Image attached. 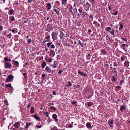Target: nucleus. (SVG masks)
I'll list each match as a JSON object with an SVG mask.
<instances>
[{
    "instance_id": "nucleus-7",
    "label": "nucleus",
    "mask_w": 130,
    "mask_h": 130,
    "mask_svg": "<svg viewBox=\"0 0 130 130\" xmlns=\"http://www.w3.org/2000/svg\"><path fill=\"white\" fill-rule=\"evenodd\" d=\"M20 123L19 122H17L15 123L14 124V126L16 128H18L20 126Z\"/></svg>"
},
{
    "instance_id": "nucleus-15",
    "label": "nucleus",
    "mask_w": 130,
    "mask_h": 130,
    "mask_svg": "<svg viewBox=\"0 0 130 130\" xmlns=\"http://www.w3.org/2000/svg\"><path fill=\"white\" fill-rule=\"evenodd\" d=\"M46 4L47 5V6L48 7V8L47 9V10H49L50 9L51 7V4L50 3H47Z\"/></svg>"
},
{
    "instance_id": "nucleus-12",
    "label": "nucleus",
    "mask_w": 130,
    "mask_h": 130,
    "mask_svg": "<svg viewBox=\"0 0 130 130\" xmlns=\"http://www.w3.org/2000/svg\"><path fill=\"white\" fill-rule=\"evenodd\" d=\"M78 43L80 45H81V46L82 47H85V44L82 43L80 40L79 41Z\"/></svg>"
},
{
    "instance_id": "nucleus-43",
    "label": "nucleus",
    "mask_w": 130,
    "mask_h": 130,
    "mask_svg": "<svg viewBox=\"0 0 130 130\" xmlns=\"http://www.w3.org/2000/svg\"><path fill=\"white\" fill-rule=\"evenodd\" d=\"M117 63L114 62L113 63V66L115 67H117Z\"/></svg>"
},
{
    "instance_id": "nucleus-58",
    "label": "nucleus",
    "mask_w": 130,
    "mask_h": 130,
    "mask_svg": "<svg viewBox=\"0 0 130 130\" xmlns=\"http://www.w3.org/2000/svg\"><path fill=\"white\" fill-rule=\"evenodd\" d=\"M43 81H42L41 82H40V84L41 85H42V84L43 83Z\"/></svg>"
},
{
    "instance_id": "nucleus-59",
    "label": "nucleus",
    "mask_w": 130,
    "mask_h": 130,
    "mask_svg": "<svg viewBox=\"0 0 130 130\" xmlns=\"http://www.w3.org/2000/svg\"><path fill=\"white\" fill-rule=\"evenodd\" d=\"M12 32L13 33H15V31H14V29H12Z\"/></svg>"
},
{
    "instance_id": "nucleus-32",
    "label": "nucleus",
    "mask_w": 130,
    "mask_h": 130,
    "mask_svg": "<svg viewBox=\"0 0 130 130\" xmlns=\"http://www.w3.org/2000/svg\"><path fill=\"white\" fill-rule=\"evenodd\" d=\"M51 130H58V129L55 126L53 128L51 129Z\"/></svg>"
},
{
    "instance_id": "nucleus-23",
    "label": "nucleus",
    "mask_w": 130,
    "mask_h": 130,
    "mask_svg": "<svg viewBox=\"0 0 130 130\" xmlns=\"http://www.w3.org/2000/svg\"><path fill=\"white\" fill-rule=\"evenodd\" d=\"M106 30L109 33L111 32V28L110 27H107Z\"/></svg>"
},
{
    "instance_id": "nucleus-49",
    "label": "nucleus",
    "mask_w": 130,
    "mask_h": 130,
    "mask_svg": "<svg viewBox=\"0 0 130 130\" xmlns=\"http://www.w3.org/2000/svg\"><path fill=\"white\" fill-rule=\"evenodd\" d=\"M52 61V60H51V58H49V60H48V62H51Z\"/></svg>"
},
{
    "instance_id": "nucleus-11",
    "label": "nucleus",
    "mask_w": 130,
    "mask_h": 130,
    "mask_svg": "<svg viewBox=\"0 0 130 130\" xmlns=\"http://www.w3.org/2000/svg\"><path fill=\"white\" fill-rule=\"evenodd\" d=\"M78 74H80L82 75H83L84 76H87V75L85 73L83 72H81L80 71H78Z\"/></svg>"
},
{
    "instance_id": "nucleus-21",
    "label": "nucleus",
    "mask_w": 130,
    "mask_h": 130,
    "mask_svg": "<svg viewBox=\"0 0 130 130\" xmlns=\"http://www.w3.org/2000/svg\"><path fill=\"white\" fill-rule=\"evenodd\" d=\"M52 120L51 118H50V117H48V120L47 121V122L50 123L52 122Z\"/></svg>"
},
{
    "instance_id": "nucleus-6",
    "label": "nucleus",
    "mask_w": 130,
    "mask_h": 130,
    "mask_svg": "<svg viewBox=\"0 0 130 130\" xmlns=\"http://www.w3.org/2000/svg\"><path fill=\"white\" fill-rule=\"evenodd\" d=\"M58 65V63L56 61H54V64L52 65V67L54 68H56Z\"/></svg>"
},
{
    "instance_id": "nucleus-9",
    "label": "nucleus",
    "mask_w": 130,
    "mask_h": 130,
    "mask_svg": "<svg viewBox=\"0 0 130 130\" xmlns=\"http://www.w3.org/2000/svg\"><path fill=\"white\" fill-rule=\"evenodd\" d=\"M55 55V53L54 51H50V55L51 57H53Z\"/></svg>"
},
{
    "instance_id": "nucleus-54",
    "label": "nucleus",
    "mask_w": 130,
    "mask_h": 130,
    "mask_svg": "<svg viewBox=\"0 0 130 130\" xmlns=\"http://www.w3.org/2000/svg\"><path fill=\"white\" fill-rule=\"evenodd\" d=\"M77 26H81V25L80 24V23H77Z\"/></svg>"
},
{
    "instance_id": "nucleus-52",
    "label": "nucleus",
    "mask_w": 130,
    "mask_h": 130,
    "mask_svg": "<svg viewBox=\"0 0 130 130\" xmlns=\"http://www.w3.org/2000/svg\"><path fill=\"white\" fill-rule=\"evenodd\" d=\"M28 21V19H27L26 20L24 21V22L25 23H27Z\"/></svg>"
},
{
    "instance_id": "nucleus-47",
    "label": "nucleus",
    "mask_w": 130,
    "mask_h": 130,
    "mask_svg": "<svg viewBox=\"0 0 130 130\" xmlns=\"http://www.w3.org/2000/svg\"><path fill=\"white\" fill-rule=\"evenodd\" d=\"M78 11L80 13H82V11L80 9H78Z\"/></svg>"
},
{
    "instance_id": "nucleus-53",
    "label": "nucleus",
    "mask_w": 130,
    "mask_h": 130,
    "mask_svg": "<svg viewBox=\"0 0 130 130\" xmlns=\"http://www.w3.org/2000/svg\"><path fill=\"white\" fill-rule=\"evenodd\" d=\"M118 12L117 11H116L115 13H114V14L115 15H117L118 14Z\"/></svg>"
},
{
    "instance_id": "nucleus-10",
    "label": "nucleus",
    "mask_w": 130,
    "mask_h": 130,
    "mask_svg": "<svg viewBox=\"0 0 130 130\" xmlns=\"http://www.w3.org/2000/svg\"><path fill=\"white\" fill-rule=\"evenodd\" d=\"M86 126L88 128H91V124L89 123H87L86 124Z\"/></svg>"
},
{
    "instance_id": "nucleus-17",
    "label": "nucleus",
    "mask_w": 130,
    "mask_h": 130,
    "mask_svg": "<svg viewBox=\"0 0 130 130\" xmlns=\"http://www.w3.org/2000/svg\"><path fill=\"white\" fill-rule=\"evenodd\" d=\"M129 62L128 61H125V63H124V65H125L126 66V67H128L129 66Z\"/></svg>"
},
{
    "instance_id": "nucleus-37",
    "label": "nucleus",
    "mask_w": 130,
    "mask_h": 130,
    "mask_svg": "<svg viewBox=\"0 0 130 130\" xmlns=\"http://www.w3.org/2000/svg\"><path fill=\"white\" fill-rule=\"evenodd\" d=\"M112 81H116V79H115V78L114 76H113L112 77Z\"/></svg>"
},
{
    "instance_id": "nucleus-13",
    "label": "nucleus",
    "mask_w": 130,
    "mask_h": 130,
    "mask_svg": "<svg viewBox=\"0 0 130 130\" xmlns=\"http://www.w3.org/2000/svg\"><path fill=\"white\" fill-rule=\"evenodd\" d=\"M67 0H62V5L65 6L67 4Z\"/></svg>"
},
{
    "instance_id": "nucleus-18",
    "label": "nucleus",
    "mask_w": 130,
    "mask_h": 130,
    "mask_svg": "<svg viewBox=\"0 0 130 130\" xmlns=\"http://www.w3.org/2000/svg\"><path fill=\"white\" fill-rule=\"evenodd\" d=\"M34 117L38 120H39L40 119V117L37 116V115L35 114L34 115Z\"/></svg>"
},
{
    "instance_id": "nucleus-30",
    "label": "nucleus",
    "mask_w": 130,
    "mask_h": 130,
    "mask_svg": "<svg viewBox=\"0 0 130 130\" xmlns=\"http://www.w3.org/2000/svg\"><path fill=\"white\" fill-rule=\"evenodd\" d=\"M125 108V107L124 106H122L120 107V110H121L122 111Z\"/></svg>"
},
{
    "instance_id": "nucleus-19",
    "label": "nucleus",
    "mask_w": 130,
    "mask_h": 130,
    "mask_svg": "<svg viewBox=\"0 0 130 130\" xmlns=\"http://www.w3.org/2000/svg\"><path fill=\"white\" fill-rule=\"evenodd\" d=\"M42 65V68H44L46 65V63L45 62H44L43 63L41 64Z\"/></svg>"
},
{
    "instance_id": "nucleus-46",
    "label": "nucleus",
    "mask_w": 130,
    "mask_h": 130,
    "mask_svg": "<svg viewBox=\"0 0 130 130\" xmlns=\"http://www.w3.org/2000/svg\"><path fill=\"white\" fill-rule=\"evenodd\" d=\"M121 60L122 61H124L125 60L124 58L122 57H121Z\"/></svg>"
},
{
    "instance_id": "nucleus-2",
    "label": "nucleus",
    "mask_w": 130,
    "mask_h": 130,
    "mask_svg": "<svg viewBox=\"0 0 130 130\" xmlns=\"http://www.w3.org/2000/svg\"><path fill=\"white\" fill-rule=\"evenodd\" d=\"M4 63V67L5 68H9V69L11 67V63H8L7 62H5Z\"/></svg>"
},
{
    "instance_id": "nucleus-16",
    "label": "nucleus",
    "mask_w": 130,
    "mask_h": 130,
    "mask_svg": "<svg viewBox=\"0 0 130 130\" xmlns=\"http://www.w3.org/2000/svg\"><path fill=\"white\" fill-rule=\"evenodd\" d=\"M12 62H14V64L16 66H19V63L17 61H15L14 60H13L12 61Z\"/></svg>"
},
{
    "instance_id": "nucleus-22",
    "label": "nucleus",
    "mask_w": 130,
    "mask_h": 130,
    "mask_svg": "<svg viewBox=\"0 0 130 130\" xmlns=\"http://www.w3.org/2000/svg\"><path fill=\"white\" fill-rule=\"evenodd\" d=\"M12 87L11 84H6V87H9L10 88H11Z\"/></svg>"
},
{
    "instance_id": "nucleus-35",
    "label": "nucleus",
    "mask_w": 130,
    "mask_h": 130,
    "mask_svg": "<svg viewBox=\"0 0 130 130\" xmlns=\"http://www.w3.org/2000/svg\"><path fill=\"white\" fill-rule=\"evenodd\" d=\"M41 125H40V126H38L37 125H36V127L37 128H40L41 127Z\"/></svg>"
},
{
    "instance_id": "nucleus-31",
    "label": "nucleus",
    "mask_w": 130,
    "mask_h": 130,
    "mask_svg": "<svg viewBox=\"0 0 130 130\" xmlns=\"http://www.w3.org/2000/svg\"><path fill=\"white\" fill-rule=\"evenodd\" d=\"M93 104L91 102H90L88 103V105L89 106H91Z\"/></svg>"
},
{
    "instance_id": "nucleus-28",
    "label": "nucleus",
    "mask_w": 130,
    "mask_h": 130,
    "mask_svg": "<svg viewBox=\"0 0 130 130\" xmlns=\"http://www.w3.org/2000/svg\"><path fill=\"white\" fill-rule=\"evenodd\" d=\"M114 29H112V31H111V32H110V33H111V34L113 36H114L115 34H114Z\"/></svg>"
},
{
    "instance_id": "nucleus-5",
    "label": "nucleus",
    "mask_w": 130,
    "mask_h": 130,
    "mask_svg": "<svg viewBox=\"0 0 130 130\" xmlns=\"http://www.w3.org/2000/svg\"><path fill=\"white\" fill-rule=\"evenodd\" d=\"M113 121L114 120L113 119H112L111 121H110V120L108 121L110 127H113Z\"/></svg>"
},
{
    "instance_id": "nucleus-55",
    "label": "nucleus",
    "mask_w": 130,
    "mask_h": 130,
    "mask_svg": "<svg viewBox=\"0 0 130 130\" xmlns=\"http://www.w3.org/2000/svg\"><path fill=\"white\" fill-rule=\"evenodd\" d=\"M50 38V36H47V37H46V38L47 39H48Z\"/></svg>"
},
{
    "instance_id": "nucleus-44",
    "label": "nucleus",
    "mask_w": 130,
    "mask_h": 130,
    "mask_svg": "<svg viewBox=\"0 0 130 130\" xmlns=\"http://www.w3.org/2000/svg\"><path fill=\"white\" fill-rule=\"evenodd\" d=\"M42 77H41L44 78L45 76V74H42Z\"/></svg>"
},
{
    "instance_id": "nucleus-14",
    "label": "nucleus",
    "mask_w": 130,
    "mask_h": 130,
    "mask_svg": "<svg viewBox=\"0 0 130 130\" xmlns=\"http://www.w3.org/2000/svg\"><path fill=\"white\" fill-rule=\"evenodd\" d=\"M12 123H11L10 124H9V126H8V128L9 129H10L11 130L12 128V127L13 126V123L12 125H11Z\"/></svg>"
},
{
    "instance_id": "nucleus-61",
    "label": "nucleus",
    "mask_w": 130,
    "mask_h": 130,
    "mask_svg": "<svg viewBox=\"0 0 130 130\" xmlns=\"http://www.w3.org/2000/svg\"><path fill=\"white\" fill-rule=\"evenodd\" d=\"M6 102H7V101H5H5H4V102L5 103V104L6 103V105H8V103H6Z\"/></svg>"
},
{
    "instance_id": "nucleus-56",
    "label": "nucleus",
    "mask_w": 130,
    "mask_h": 130,
    "mask_svg": "<svg viewBox=\"0 0 130 130\" xmlns=\"http://www.w3.org/2000/svg\"><path fill=\"white\" fill-rule=\"evenodd\" d=\"M53 94L54 95H55L56 94V93L54 91H53L52 92Z\"/></svg>"
},
{
    "instance_id": "nucleus-45",
    "label": "nucleus",
    "mask_w": 130,
    "mask_h": 130,
    "mask_svg": "<svg viewBox=\"0 0 130 130\" xmlns=\"http://www.w3.org/2000/svg\"><path fill=\"white\" fill-rule=\"evenodd\" d=\"M62 72H63V71H62V70H59V72H58V73L59 74H61L62 73Z\"/></svg>"
},
{
    "instance_id": "nucleus-27",
    "label": "nucleus",
    "mask_w": 130,
    "mask_h": 130,
    "mask_svg": "<svg viewBox=\"0 0 130 130\" xmlns=\"http://www.w3.org/2000/svg\"><path fill=\"white\" fill-rule=\"evenodd\" d=\"M122 46L123 47V49L125 51H126V50L125 48V47L126 46V45L125 44H123L122 45Z\"/></svg>"
},
{
    "instance_id": "nucleus-33",
    "label": "nucleus",
    "mask_w": 130,
    "mask_h": 130,
    "mask_svg": "<svg viewBox=\"0 0 130 130\" xmlns=\"http://www.w3.org/2000/svg\"><path fill=\"white\" fill-rule=\"evenodd\" d=\"M123 27V26L122 24H121L120 25V26L119 28V30H121L122 29V28Z\"/></svg>"
},
{
    "instance_id": "nucleus-41",
    "label": "nucleus",
    "mask_w": 130,
    "mask_h": 130,
    "mask_svg": "<svg viewBox=\"0 0 130 130\" xmlns=\"http://www.w3.org/2000/svg\"><path fill=\"white\" fill-rule=\"evenodd\" d=\"M76 103V102L75 101H74L73 102H72L71 104L73 105H74Z\"/></svg>"
},
{
    "instance_id": "nucleus-64",
    "label": "nucleus",
    "mask_w": 130,
    "mask_h": 130,
    "mask_svg": "<svg viewBox=\"0 0 130 130\" xmlns=\"http://www.w3.org/2000/svg\"><path fill=\"white\" fill-rule=\"evenodd\" d=\"M116 87L117 88H120V86H117Z\"/></svg>"
},
{
    "instance_id": "nucleus-3",
    "label": "nucleus",
    "mask_w": 130,
    "mask_h": 130,
    "mask_svg": "<svg viewBox=\"0 0 130 130\" xmlns=\"http://www.w3.org/2000/svg\"><path fill=\"white\" fill-rule=\"evenodd\" d=\"M57 35V34L54 32H52V39L53 40H56L57 38H56Z\"/></svg>"
},
{
    "instance_id": "nucleus-1",
    "label": "nucleus",
    "mask_w": 130,
    "mask_h": 130,
    "mask_svg": "<svg viewBox=\"0 0 130 130\" xmlns=\"http://www.w3.org/2000/svg\"><path fill=\"white\" fill-rule=\"evenodd\" d=\"M14 78V76L13 75H9L6 79V82H12L13 81Z\"/></svg>"
},
{
    "instance_id": "nucleus-42",
    "label": "nucleus",
    "mask_w": 130,
    "mask_h": 130,
    "mask_svg": "<svg viewBox=\"0 0 130 130\" xmlns=\"http://www.w3.org/2000/svg\"><path fill=\"white\" fill-rule=\"evenodd\" d=\"M8 58H5L4 59V61L6 62H7V61H8Z\"/></svg>"
},
{
    "instance_id": "nucleus-62",
    "label": "nucleus",
    "mask_w": 130,
    "mask_h": 130,
    "mask_svg": "<svg viewBox=\"0 0 130 130\" xmlns=\"http://www.w3.org/2000/svg\"><path fill=\"white\" fill-rule=\"evenodd\" d=\"M23 75L24 76H25L27 75V74L26 73H23Z\"/></svg>"
},
{
    "instance_id": "nucleus-20",
    "label": "nucleus",
    "mask_w": 130,
    "mask_h": 130,
    "mask_svg": "<svg viewBox=\"0 0 130 130\" xmlns=\"http://www.w3.org/2000/svg\"><path fill=\"white\" fill-rule=\"evenodd\" d=\"M101 51L102 54L103 55H105L106 53V52H105L103 49L101 50Z\"/></svg>"
},
{
    "instance_id": "nucleus-38",
    "label": "nucleus",
    "mask_w": 130,
    "mask_h": 130,
    "mask_svg": "<svg viewBox=\"0 0 130 130\" xmlns=\"http://www.w3.org/2000/svg\"><path fill=\"white\" fill-rule=\"evenodd\" d=\"M29 127V125H28V123H27L26 124L25 128L26 129H28Z\"/></svg>"
},
{
    "instance_id": "nucleus-24",
    "label": "nucleus",
    "mask_w": 130,
    "mask_h": 130,
    "mask_svg": "<svg viewBox=\"0 0 130 130\" xmlns=\"http://www.w3.org/2000/svg\"><path fill=\"white\" fill-rule=\"evenodd\" d=\"M54 11L56 13L57 15H59V10H58L56 9H55Z\"/></svg>"
},
{
    "instance_id": "nucleus-25",
    "label": "nucleus",
    "mask_w": 130,
    "mask_h": 130,
    "mask_svg": "<svg viewBox=\"0 0 130 130\" xmlns=\"http://www.w3.org/2000/svg\"><path fill=\"white\" fill-rule=\"evenodd\" d=\"M31 113H33L34 112V108L33 107L31 108Z\"/></svg>"
},
{
    "instance_id": "nucleus-39",
    "label": "nucleus",
    "mask_w": 130,
    "mask_h": 130,
    "mask_svg": "<svg viewBox=\"0 0 130 130\" xmlns=\"http://www.w3.org/2000/svg\"><path fill=\"white\" fill-rule=\"evenodd\" d=\"M51 47L52 48L54 49L55 48V46L54 44H52L51 45Z\"/></svg>"
},
{
    "instance_id": "nucleus-4",
    "label": "nucleus",
    "mask_w": 130,
    "mask_h": 130,
    "mask_svg": "<svg viewBox=\"0 0 130 130\" xmlns=\"http://www.w3.org/2000/svg\"><path fill=\"white\" fill-rule=\"evenodd\" d=\"M52 118L55 120V121L57 122L58 121V119H57L58 116L57 115L55 114H53L52 116Z\"/></svg>"
},
{
    "instance_id": "nucleus-36",
    "label": "nucleus",
    "mask_w": 130,
    "mask_h": 130,
    "mask_svg": "<svg viewBox=\"0 0 130 130\" xmlns=\"http://www.w3.org/2000/svg\"><path fill=\"white\" fill-rule=\"evenodd\" d=\"M28 42L29 43H30L32 41V39L31 38H30V39H28Z\"/></svg>"
},
{
    "instance_id": "nucleus-29",
    "label": "nucleus",
    "mask_w": 130,
    "mask_h": 130,
    "mask_svg": "<svg viewBox=\"0 0 130 130\" xmlns=\"http://www.w3.org/2000/svg\"><path fill=\"white\" fill-rule=\"evenodd\" d=\"M13 12V10L12 9H11L9 11V14L10 15H11L12 14V13Z\"/></svg>"
},
{
    "instance_id": "nucleus-63",
    "label": "nucleus",
    "mask_w": 130,
    "mask_h": 130,
    "mask_svg": "<svg viewBox=\"0 0 130 130\" xmlns=\"http://www.w3.org/2000/svg\"><path fill=\"white\" fill-rule=\"evenodd\" d=\"M12 20L13 21L15 20L14 17H12Z\"/></svg>"
},
{
    "instance_id": "nucleus-34",
    "label": "nucleus",
    "mask_w": 130,
    "mask_h": 130,
    "mask_svg": "<svg viewBox=\"0 0 130 130\" xmlns=\"http://www.w3.org/2000/svg\"><path fill=\"white\" fill-rule=\"evenodd\" d=\"M52 44V42H49V43H48L47 44V46H48V47H49L50 45H51V44Z\"/></svg>"
},
{
    "instance_id": "nucleus-51",
    "label": "nucleus",
    "mask_w": 130,
    "mask_h": 130,
    "mask_svg": "<svg viewBox=\"0 0 130 130\" xmlns=\"http://www.w3.org/2000/svg\"><path fill=\"white\" fill-rule=\"evenodd\" d=\"M68 83L69 84L70 86H72V84L70 81H69L68 82Z\"/></svg>"
},
{
    "instance_id": "nucleus-60",
    "label": "nucleus",
    "mask_w": 130,
    "mask_h": 130,
    "mask_svg": "<svg viewBox=\"0 0 130 130\" xmlns=\"http://www.w3.org/2000/svg\"><path fill=\"white\" fill-rule=\"evenodd\" d=\"M113 72L115 74H117V72L116 71H114Z\"/></svg>"
},
{
    "instance_id": "nucleus-50",
    "label": "nucleus",
    "mask_w": 130,
    "mask_h": 130,
    "mask_svg": "<svg viewBox=\"0 0 130 130\" xmlns=\"http://www.w3.org/2000/svg\"><path fill=\"white\" fill-rule=\"evenodd\" d=\"M68 127H69V128H72V125L71 124H69V125H68Z\"/></svg>"
},
{
    "instance_id": "nucleus-8",
    "label": "nucleus",
    "mask_w": 130,
    "mask_h": 130,
    "mask_svg": "<svg viewBox=\"0 0 130 130\" xmlns=\"http://www.w3.org/2000/svg\"><path fill=\"white\" fill-rule=\"evenodd\" d=\"M45 70L47 71V72L49 73H50L51 71V69L48 66H47L46 67Z\"/></svg>"
},
{
    "instance_id": "nucleus-57",
    "label": "nucleus",
    "mask_w": 130,
    "mask_h": 130,
    "mask_svg": "<svg viewBox=\"0 0 130 130\" xmlns=\"http://www.w3.org/2000/svg\"><path fill=\"white\" fill-rule=\"evenodd\" d=\"M32 0H28V2L29 3H30V2H31L32 1Z\"/></svg>"
},
{
    "instance_id": "nucleus-40",
    "label": "nucleus",
    "mask_w": 130,
    "mask_h": 130,
    "mask_svg": "<svg viewBox=\"0 0 130 130\" xmlns=\"http://www.w3.org/2000/svg\"><path fill=\"white\" fill-rule=\"evenodd\" d=\"M45 114L46 115V116L47 117H48L49 116V114L47 112H46L45 113Z\"/></svg>"
},
{
    "instance_id": "nucleus-26",
    "label": "nucleus",
    "mask_w": 130,
    "mask_h": 130,
    "mask_svg": "<svg viewBox=\"0 0 130 130\" xmlns=\"http://www.w3.org/2000/svg\"><path fill=\"white\" fill-rule=\"evenodd\" d=\"M12 35L11 33H10L9 34H8L7 35V37L9 38H11V37L12 36Z\"/></svg>"
},
{
    "instance_id": "nucleus-48",
    "label": "nucleus",
    "mask_w": 130,
    "mask_h": 130,
    "mask_svg": "<svg viewBox=\"0 0 130 130\" xmlns=\"http://www.w3.org/2000/svg\"><path fill=\"white\" fill-rule=\"evenodd\" d=\"M122 39L124 41H125L127 42V39H126L125 38H122Z\"/></svg>"
}]
</instances>
